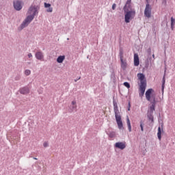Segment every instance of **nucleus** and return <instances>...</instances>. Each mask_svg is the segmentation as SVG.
<instances>
[{"mask_svg": "<svg viewBox=\"0 0 175 175\" xmlns=\"http://www.w3.org/2000/svg\"><path fill=\"white\" fill-rule=\"evenodd\" d=\"M72 105H73L72 109H77L76 101H72Z\"/></svg>", "mask_w": 175, "mask_h": 175, "instance_id": "obj_22", "label": "nucleus"}, {"mask_svg": "<svg viewBox=\"0 0 175 175\" xmlns=\"http://www.w3.org/2000/svg\"><path fill=\"white\" fill-rule=\"evenodd\" d=\"M151 5L150 4H146L145 11H144V16L145 17H147L148 18H150L151 17Z\"/></svg>", "mask_w": 175, "mask_h": 175, "instance_id": "obj_6", "label": "nucleus"}, {"mask_svg": "<svg viewBox=\"0 0 175 175\" xmlns=\"http://www.w3.org/2000/svg\"><path fill=\"white\" fill-rule=\"evenodd\" d=\"M43 146H44V147H49V143H47V142H44V144H43Z\"/></svg>", "mask_w": 175, "mask_h": 175, "instance_id": "obj_26", "label": "nucleus"}, {"mask_svg": "<svg viewBox=\"0 0 175 175\" xmlns=\"http://www.w3.org/2000/svg\"><path fill=\"white\" fill-rule=\"evenodd\" d=\"M162 132H163V129L162 127L161 128V126H159L158 133H157V137L159 140H161V139H162V137H161Z\"/></svg>", "mask_w": 175, "mask_h": 175, "instance_id": "obj_13", "label": "nucleus"}, {"mask_svg": "<svg viewBox=\"0 0 175 175\" xmlns=\"http://www.w3.org/2000/svg\"><path fill=\"white\" fill-rule=\"evenodd\" d=\"M120 57H124L122 51L120 52Z\"/></svg>", "mask_w": 175, "mask_h": 175, "instance_id": "obj_29", "label": "nucleus"}, {"mask_svg": "<svg viewBox=\"0 0 175 175\" xmlns=\"http://www.w3.org/2000/svg\"><path fill=\"white\" fill-rule=\"evenodd\" d=\"M148 53H149V54H151V49L150 48L148 49Z\"/></svg>", "mask_w": 175, "mask_h": 175, "instance_id": "obj_30", "label": "nucleus"}, {"mask_svg": "<svg viewBox=\"0 0 175 175\" xmlns=\"http://www.w3.org/2000/svg\"><path fill=\"white\" fill-rule=\"evenodd\" d=\"M138 79L140 81L139 95L140 98L144 96V92H146V88H147V81L146 80V76L143 73L137 74Z\"/></svg>", "mask_w": 175, "mask_h": 175, "instance_id": "obj_3", "label": "nucleus"}, {"mask_svg": "<svg viewBox=\"0 0 175 175\" xmlns=\"http://www.w3.org/2000/svg\"><path fill=\"white\" fill-rule=\"evenodd\" d=\"M14 8L15 10H21L23 9V3L20 1H14Z\"/></svg>", "mask_w": 175, "mask_h": 175, "instance_id": "obj_7", "label": "nucleus"}, {"mask_svg": "<svg viewBox=\"0 0 175 175\" xmlns=\"http://www.w3.org/2000/svg\"><path fill=\"white\" fill-rule=\"evenodd\" d=\"M165 77H163V84H162V90L163 91V90H165Z\"/></svg>", "mask_w": 175, "mask_h": 175, "instance_id": "obj_23", "label": "nucleus"}, {"mask_svg": "<svg viewBox=\"0 0 175 175\" xmlns=\"http://www.w3.org/2000/svg\"><path fill=\"white\" fill-rule=\"evenodd\" d=\"M120 61H121V68H122L124 70L126 69V61L124 60L123 56L120 57Z\"/></svg>", "mask_w": 175, "mask_h": 175, "instance_id": "obj_12", "label": "nucleus"}, {"mask_svg": "<svg viewBox=\"0 0 175 175\" xmlns=\"http://www.w3.org/2000/svg\"><path fill=\"white\" fill-rule=\"evenodd\" d=\"M20 92L23 95L29 94V88L28 87L22 88L21 89H20Z\"/></svg>", "mask_w": 175, "mask_h": 175, "instance_id": "obj_11", "label": "nucleus"}, {"mask_svg": "<svg viewBox=\"0 0 175 175\" xmlns=\"http://www.w3.org/2000/svg\"><path fill=\"white\" fill-rule=\"evenodd\" d=\"M64 60H65V55H60L57 57V62H58V64H62V62H64Z\"/></svg>", "mask_w": 175, "mask_h": 175, "instance_id": "obj_15", "label": "nucleus"}, {"mask_svg": "<svg viewBox=\"0 0 175 175\" xmlns=\"http://www.w3.org/2000/svg\"><path fill=\"white\" fill-rule=\"evenodd\" d=\"M40 9V8L38 5H31L27 12V14L29 15L27 16V18L25 19V21L22 23L21 25V29H24L26 27H28L29 25V23L33 18H35V16L38 14V11Z\"/></svg>", "mask_w": 175, "mask_h": 175, "instance_id": "obj_2", "label": "nucleus"}, {"mask_svg": "<svg viewBox=\"0 0 175 175\" xmlns=\"http://www.w3.org/2000/svg\"><path fill=\"white\" fill-rule=\"evenodd\" d=\"M44 8H48V9L46 10V12L48 13H51L53 12V8H51V4L44 3Z\"/></svg>", "mask_w": 175, "mask_h": 175, "instance_id": "obj_14", "label": "nucleus"}, {"mask_svg": "<svg viewBox=\"0 0 175 175\" xmlns=\"http://www.w3.org/2000/svg\"><path fill=\"white\" fill-rule=\"evenodd\" d=\"M25 75L26 76H29V75H31V70H25Z\"/></svg>", "mask_w": 175, "mask_h": 175, "instance_id": "obj_21", "label": "nucleus"}, {"mask_svg": "<svg viewBox=\"0 0 175 175\" xmlns=\"http://www.w3.org/2000/svg\"><path fill=\"white\" fill-rule=\"evenodd\" d=\"M149 120H150V121H152V122H154V116H149Z\"/></svg>", "mask_w": 175, "mask_h": 175, "instance_id": "obj_24", "label": "nucleus"}, {"mask_svg": "<svg viewBox=\"0 0 175 175\" xmlns=\"http://www.w3.org/2000/svg\"><path fill=\"white\" fill-rule=\"evenodd\" d=\"M145 96L148 102H152L154 100H156V94L154 92V90L152 89H148L145 93Z\"/></svg>", "mask_w": 175, "mask_h": 175, "instance_id": "obj_4", "label": "nucleus"}, {"mask_svg": "<svg viewBox=\"0 0 175 175\" xmlns=\"http://www.w3.org/2000/svg\"><path fill=\"white\" fill-rule=\"evenodd\" d=\"M152 58H153L154 59H155V55H154V54L152 55Z\"/></svg>", "mask_w": 175, "mask_h": 175, "instance_id": "obj_31", "label": "nucleus"}, {"mask_svg": "<svg viewBox=\"0 0 175 175\" xmlns=\"http://www.w3.org/2000/svg\"><path fill=\"white\" fill-rule=\"evenodd\" d=\"M123 85H124V87H126V88H131V85L129 84V83L128 82H124L123 83Z\"/></svg>", "mask_w": 175, "mask_h": 175, "instance_id": "obj_20", "label": "nucleus"}, {"mask_svg": "<svg viewBox=\"0 0 175 175\" xmlns=\"http://www.w3.org/2000/svg\"><path fill=\"white\" fill-rule=\"evenodd\" d=\"M109 137L111 138V139H113V137H116V132L114 131H111L109 133Z\"/></svg>", "mask_w": 175, "mask_h": 175, "instance_id": "obj_19", "label": "nucleus"}, {"mask_svg": "<svg viewBox=\"0 0 175 175\" xmlns=\"http://www.w3.org/2000/svg\"><path fill=\"white\" fill-rule=\"evenodd\" d=\"M28 57L29 58H32V53H29Z\"/></svg>", "mask_w": 175, "mask_h": 175, "instance_id": "obj_28", "label": "nucleus"}, {"mask_svg": "<svg viewBox=\"0 0 175 175\" xmlns=\"http://www.w3.org/2000/svg\"><path fill=\"white\" fill-rule=\"evenodd\" d=\"M44 55H43V53L38 51L36 53V58L37 59H39L40 61H43V58H44Z\"/></svg>", "mask_w": 175, "mask_h": 175, "instance_id": "obj_10", "label": "nucleus"}, {"mask_svg": "<svg viewBox=\"0 0 175 175\" xmlns=\"http://www.w3.org/2000/svg\"><path fill=\"white\" fill-rule=\"evenodd\" d=\"M174 24H175V19L173 17H171V29L173 31L174 29Z\"/></svg>", "mask_w": 175, "mask_h": 175, "instance_id": "obj_18", "label": "nucleus"}, {"mask_svg": "<svg viewBox=\"0 0 175 175\" xmlns=\"http://www.w3.org/2000/svg\"><path fill=\"white\" fill-rule=\"evenodd\" d=\"M75 81H77V79H75Z\"/></svg>", "mask_w": 175, "mask_h": 175, "instance_id": "obj_34", "label": "nucleus"}, {"mask_svg": "<svg viewBox=\"0 0 175 175\" xmlns=\"http://www.w3.org/2000/svg\"><path fill=\"white\" fill-rule=\"evenodd\" d=\"M132 0H127L123 8L124 12V21L127 24L131 23V20H133L136 16V11L132 8Z\"/></svg>", "mask_w": 175, "mask_h": 175, "instance_id": "obj_1", "label": "nucleus"}, {"mask_svg": "<svg viewBox=\"0 0 175 175\" xmlns=\"http://www.w3.org/2000/svg\"><path fill=\"white\" fill-rule=\"evenodd\" d=\"M126 123H127L128 129L129 132H132V126L131 125V120H129V116H127V118H126Z\"/></svg>", "mask_w": 175, "mask_h": 175, "instance_id": "obj_17", "label": "nucleus"}, {"mask_svg": "<svg viewBox=\"0 0 175 175\" xmlns=\"http://www.w3.org/2000/svg\"><path fill=\"white\" fill-rule=\"evenodd\" d=\"M115 147L116 148H119L120 150H124L126 147V142H116Z\"/></svg>", "mask_w": 175, "mask_h": 175, "instance_id": "obj_8", "label": "nucleus"}, {"mask_svg": "<svg viewBox=\"0 0 175 175\" xmlns=\"http://www.w3.org/2000/svg\"><path fill=\"white\" fill-rule=\"evenodd\" d=\"M117 5L116 3H113L112 5V9L113 10H116V8Z\"/></svg>", "mask_w": 175, "mask_h": 175, "instance_id": "obj_25", "label": "nucleus"}, {"mask_svg": "<svg viewBox=\"0 0 175 175\" xmlns=\"http://www.w3.org/2000/svg\"><path fill=\"white\" fill-rule=\"evenodd\" d=\"M33 159H35L36 161L38 160V159L36 157H34Z\"/></svg>", "mask_w": 175, "mask_h": 175, "instance_id": "obj_32", "label": "nucleus"}, {"mask_svg": "<svg viewBox=\"0 0 175 175\" xmlns=\"http://www.w3.org/2000/svg\"><path fill=\"white\" fill-rule=\"evenodd\" d=\"M140 65V61L139 60V55L137 53L134 54V66H139Z\"/></svg>", "mask_w": 175, "mask_h": 175, "instance_id": "obj_9", "label": "nucleus"}, {"mask_svg": "<svg viewBox=\"0 0 175 175\" xmlns=\"http://www.w3.org/2000/svg\"><path fill=\"white\" fill-rule=\"evenodd\" d=\"M114 111L118 127L120 129H124V125L122 124V120H121V115H120V111H118V109H115Z\"/></svg>", "mask_w": 175, "mask_h": 175, "instance_id": "obj_5", "label": "nucleus"}, {"mask_svg": "<svg viewBox=\"0 0 175 175\" xmlns=\"http://www.w3.org/2000/svg\"><path fill=\"white\" fill-rule=\"evenodd\" d=\"M140 128H141V131L142 132H143L144 131V129L143 128V124H140Z\"/></svg>", "mask_w": 175, "mask_h": 175, "instance_id": "obj_27", "label": "nucleus"}, {"mask_svg": "<svg viewBox=\"0 0 175 175\" xmlns=\"http://www.w3.org/2000/svg\"><path fill=\"white\" fill-rule=\"evenodd\" d=\"M81 77L79 78V80H80Z\"/></svg>", "mask_w": 175, "mask_h": 175, "instance_id": "obj_33", "label": "nucleus"}, {"mask_svg": "<svg viewBox=\"0 0 175 175\" xmlns=\"http://www.w3.org/2000/svg\"><path fill=\"white\" fill-rule=\"evenodd\" d=\"M151 106L150 107V111H154L155 110V105H157V100L150 101Z\"/></svg>", "mask_w": 175, "mask_h": 175, "instance_id": "obj_16", "label": "nucleus"}, {"mask_svg": "<svg viewBox=\"0 0 175 175\" xmlns=\"http://www.w3.org/2000/svg\"><path fill=\"white\" fill-rule=\"evenodd\" d=\"M128 110L129 111V110H131V109H129H129H128Z\"/></svg>", "mask_w": 175, "mask_h": 175, "instance_id": "obj_35", "label": "nucleus"}]
</instances>
